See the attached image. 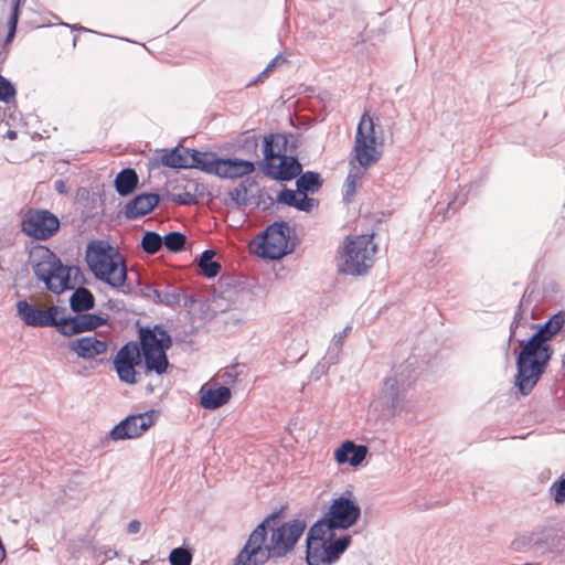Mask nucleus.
<instances>
[{
    "label": "nucleus",
    "instance_id": "obj_47",
    "mask_svg": "<svg viewBox=\"0 0 565 565\" xmlns=\"http://www.w3.org/2000/svg\"><path fill=\"white\" fill-rule=\"evenodd\" d=\"M218 377L222 380L225 386L235 383L237 377L236 367L232 366L225 369L223 372L218 374Z\"/></svg>",
    "mask_w": 565,
    "mask_h": 565
},
{
    "label": "nucleus",
    "instance_id": "obj_51",
    "mask_svg": "<svg viewBox=\"0 0 565 565\" xmlns=\"http://www.w3.org/2000/svg\"><path fill=\"white\" fill-rule=\"evenodd\" d=\"M55 189L60 192V193H63L64 192V182L62 180H57L55 182Z\"/></svg>",
    "mask_w": 565,
    "mask_h": 565
},
{
    "label": "nucleus",
    "instance_id": "obj_32",
    "mask_svg": "<svg viewBox=\"0 0 565 565\" xmlns=\"http://www.w3.org/2000/svg\"><path fill=\"white\" fill-rule=\"evenodd\" d=\"M163 245V237L156 232H146L141 239L142 249L150 255L157 254Z\"/></svg>",
    "mask_w": 565,
    "mask_h": 565
},
{
    "label": "nucleus",
    "instance_id": "obj_10",
    "mask_svg": "<svg viewBox=\"0 0 565 565\" xmlns=\"http://www.w3.org/2000/svg\"><path fill=\"white\" fill-rule=\"evenodd\" d=\"M348 495H341L334 499L324 516L316 522V530L321 527L337 531L351 527L360 518L361 509L359 504L351 499V492Z\"/></svg>",
    "mask_w": 565,
    "mask_h": 565
},
{
    "label": "nucleus",
    "instance_id": "obj_4",
    "mask_svg": "<svg viewBox=\"0 0 565 565\" xmlns=\"http://www.w3.org/2000/svg\"><path fill=\"white\" fill-rule=\"evenodd\" d=\"M521 348L516 358V374L514 384L520 393L529 395L542 374L545 372L552 358L551 345H542L532 339L520 340Z\"/></svg>",
    "mask_w": 565,
    "mask_h": 565
},
{
    "label": "nucleus",
    "instance_id": "obj_11",
    "mask_svg": "<svg viewBox=\"0 0 565 565\" xmlns=\"http://www.w3.org/2000/svg\"><path fill=\"white\" fill-rule=\"evenodd\" d=\"M21 227L28 236L45 241L58 231L60 221L47 210H29L22 216Z\"/></svg>",
    "mask_w": 565,
    "mask_h": 565
},
{
    "label": "nucleus",
    "instance_id": "obj_39",
    "mask_svg": "<svg viewBox=\"0 0 565 565\" xmlns=\"http://www.w3.org/2000/svg\"><path fill=\"white\" fill-rule=\"evenodd\" d=\"M550 493L555 503L561 504L565 502V477H561L552 483Z\"/></svg>",
    "mask_w": 565,
    "mask_h": 565
},
{
    "label": "nucleus",
    "instance_id": "obj_23",
    "mask_svg": "<svg viewBox=\"0 0 565 565\" xmlns=\"http://www.w3.org/2000/svg\"><path fill=\"white\" fill-rule=\"evenodd\" d=\"M231 390L225 386H218L216 388H201V405L205 409H216L225 405L231 398Z\"/></svg>",
    "mask_w": 565,
    "mask_h": 565
},
{
    "label": "nucleus",
    "instance_id": "obj_13",
    "mask_svg": "<svg viewBox=\"0 0 565 565\" xmlns=\"http://www.w3.org/2000/svg\"><path fill=\"white\" fill-rule=\"evenodd\" d=\"M17 312L19 318L29 327H55L58 331L61 315L65 312V309L57 306L40 309L26 300H19Z\"/></svg>",
    "mask_w": 565,
    "mask_h": 565
},
{
    "label": "nucleus",
    "instance_id": "obj_29",
    "mask_svg": "<svg viewBox=\"0 0 565 565\" xmlns=\"http://www.w3.org/2000/svg\"><path fill=\"white\" fill-rule=\"evenodd\" d=\"M297 192L303 193H316L322 185L320 174L313 171H307L300 173L296 181Z\"/></svg>",
    "mask_w": 565,
    "mask_h": 565
},
{
    "label": "nucleus",
    "instance_id": "obj_52",
    "mask_svg": "<svg viewBox=\"0 0 565 565\" xmlns=\"http://www.w3.org/2000/svg\"><path fill=\"white\" fill-rule=\"evenodd\" d=\"M275 66H276V65H275V62H270V63L266 66V68L262 72V74H260V75H265V74H267V73L271 72V71H273V68H274Z\"/></svg>",
    "mask_w": 565,
    "mask_h": 565
},
{
    "label": "nucleus",
    "instance_id": "obj_17",
    "mask_svg": "<svg viewBox=\"0 0 565 565\" xmlns=\"http://www.w3.org/2000/svg\"><path fill=\"white\" fill-rule=\"evenodd\" d=\"M68 349L81 359L93 360L98 355L105 354L107 352L108 344L106 341L89 335L70 341Z\"/></svg>",
    "mask_w": 565,
    "mask_h": 565
},
{
    "label": "nucleus",
    "instance_id": "obj_38",
    "mask_svg": "<svg viewBox=\"0 0 565 565\" xmlns=\"http://www.w3.org/2000/svg\"><path fill=\"white\" fill-rule=\"evenodd\" d=\"M24 2H25V0H13L12 12H11V15L9 19V32L7 35V42H10L15 34L17 24H18V20H19V7L21 6V3H24Z\"/></svg>",
    "mask_w": 565,
    "mask_h": 565
},
{
    "label": "nucleus",
    "instance_id": "obj_53",
    "mask_svg": "<svg viewBox=\"0 0 565 565\" xmlns=\"http://www.w3.org/2000/svg\"><path fill=\"white\" fill-rule=\"evenodd\" d=\"M271 62H275V65H277L280 62H286V58L282 57L281 55H277Z\"/></svg>",
    "mask_w": 565,
    "mask_h": 565
},
{
    "label": "nucleus",
    "instance_id": "obj_20",
    "mask_svg": "<svg viewBox=\"0 0 565 565\" xmlns=\"http://www.w3.org/2000/svg\"><path fill=\"white\" fill-rule=\"evenodd\" d=\"M302 171V167L297 158L282 156L278 164H267L266 173L276 180L289 181L297 178Z\"/></svg>",
    "mask_w": 565,
    "mask_h": 565
},
{
    "label": "nucleus",
    "instance_id": "obj_30",
    "mask_svg": "<svg viewBox=\"0 0 565 565\" xmlns=\"http://www.w3.org/2000/svg\"><path fill=\"white\" fill-rule=\"evenodd\" d=\"M544 530L533 531L529 534L520 536L512 541L511 547L515 552H522L532 546H540L542 543H546L547 540H543Z\"/></svg>",
    "mask_w": 565,
    "mask_h": 565
},
{
    "label": "nucleus",
    "instance_id": "obj_27",
    "mask_svg": "<svg viewBox=\"0 0 565 565\" xmlns=\"http://www.w3.org/2000/svg\"><path fill=\"white\" fill-rule=\"evenodd\" d=\"M70 306L74 312H86L94 308L95 298L90 290L85 287H78L70 298Z\"/></svg>",
    "mask_w": 565,
    "mask_h": 565
},
{
    "label": "nucleus",
    "instance_id": "obj_8",
    "mask_svg": "<svg viewBox=\"0 0 565 565\" xmlns=\"http://www.w3.org/2000/svg\"><path fill=\"white\" fill-rule=\"evenodd\" d=\"M382 146L383 140L375 134L373 119L367 114H363L358 124L350 162L369 169L381 159Z\"/></svg>",
    "mask_w": 565,
    "mask_h": 565
},
{
    "label": "nucleus",
    "instance_id": "obj_41",
    "mask_svg": "<svg viewBox=\"0 0 565 565\" xmlns=\"http://www.w3.org/2000/svg\"><path fill=\"white\" fill-rule=\"evenodd\" d=\"M341 352H342V347L340 344H337L331 341V343L328 348V351L322 360L323 365L330 366L332 364L338 363Z\"/></svg>",
    "mask_w": 565,
    "mask_h": 565
},
{
    "label": "nucleus",
    "instance_id": "obj_49",
    "mask_svg": "<svg viewBox=\"0 0 565 565\" xmlns=\"http://www.w3.org/2000/svg\"><path fill=\"white\" fill-rule=\"evenodd\" d=\"M351 330H352V327L350 324H348L341 332L337 333L333 337L332 342L340 344L342 347L344 339L348 337V334L350 333Z\"/></svg>",
    "mask_w": 565,
    "mask_h": 565
},
{
    "label": "nucleus",
    "instance_id": "obj_26",
    "mask_svg": "<svg viewBox=\"0 0 565 565\" xmlns=\"http://www.w3.org/2000/svg\"><path fill=\"white\" fill-rule=\"evenodd\" d=\"M190 154L191 149L178 146L172 150L164 151L161 163L168 168L186 169L190 167Z\"/></svg>",
    "mask_w": 565,
    "mask_h": 565
},
{
    "label": "nucleus",
    "instance_id": "obj_48",
    "mask_svg": "<svg viewBox=\"0 0 565 565\" xmlns=\"http://www.w3.org/2000/svg\"><path fill=\"white\" fill-rule=\"evenodd\" d=\"M172 201L181 205H190L195 203V198L193 194L189 192H183L180 194H174Z\"/></svg>",
    "mask_w": 565,
    "mask_h": 565
},
{
    "label": "nucleus",
    "instance_id": "obj_21",
    "mask_svg": "<svg viewBox=\"0 0 565 565\" xmlns=\"http://www.w3.org/2000/svg\"><path fill=\"white\" fill-rule=\"evenodd\" d=\"M367 455V447L355 445L351 440H345L334 452V459L339 463H350L353 467L359 466Z\"/></svg>",
    "mask_w": 565,
    "mask_h": 565
},
{
    "label": "nucleus",
    "instance_id": "obj_57",
    "mask_svg": "<svg viewBox=\"0 0 565 565\" xmlns=\"http://www.w3.org/2000/svg\"><path fill=\"white\" fill-rule=\"evenodd\" d=\"M563 210H564L563 212L565 213V201H564V204H563Z\"/></svg>",
    "mask_w": 565,
    "mask_h": 565
},
{
    "label": "nucleus",
    "instance_id": "obj_31",
    "mask_svg": "<svg viewBox=\"0 0 565 565\" xmlns=\"http://www.w3.org/2000/svg\"><path fill=\"white\" fill-rule=\"evenodd\" d=\"M215 252L213 249H205L199 259V266L207 278L216 277L221 270V264L213 260Z\"/></svg>",
    "mask_w": 565,
    "mask_h": 565
},
{
    "label": "nucleus",
    "instance_id": "obj_36",
    "mask_svg": "<svg viewBox=\"0 0 565 565\" xmlns=\"http://www.w3.org/2000/svg\"><path fill=\"white\" fill-rule=\"evenodd\" d=\"M17 90L14 85L0 74V102L10 104L15 102Z\"/></svg>",
    "mask_w": 565,
    "mask_h": 565
},
{
    "label": "nucleus",
    "instance_id": "obj_24",
    "mask_svg": "<svg viewBox=\"0 0 565 565\" xmlns=\"http://www.w3.org/2000/svg\"><path fill=\"white\" fill-rule=\"evenodd\" d=\"M220 158L213 152H202L191 149L190 167L209 174H216Z\"/></svg>",
    "mask_w": 565,
    "mask_h": 565
},
{
    "label": "nucleus",
    "instance_id": "obj_25",
    "mask_svg": "<svg viewBox=\"0 0 565 565\" xmlns=\"http://www.w3.org/2000/svg\"><path fill=\"white\" fill-rule=\"evenodd\" d=\"M350 171L343 185V200L349 203L352 201L356 192V188L361 185L367 168L350 162Z\"/></svg>",
    "mask_w": 565,
    "mask_h": 565
},
{
    "label": "nucleus",
    "instance_id": "obj_43",
    "mask_svg": "<svg viewBox=\"0 0 565 565\" xmlns=\"http://www.w3.org/2000/svg\"><path fill=\"white\" fill-rule=\"evenodd\" d=\"M565 323V311H558L553 315L544 324L556 334Z\"/></svg>",
    "mask_w": 565,
    "mask_h": 565
},
{
    "label": "nucleus",
    "instance_id": "obj_2",
    "mask_svg": "<svg viewBox=\"0 0 565 565\" xmlns=\"http://www.w3.org/2000/svg\"><path fill=\"white\" fill-rule=\"evenodd\" d=\"M276 524L274 515L258 524L233 565H264L270 558H281L294 548L306 529L301 520Z\"/></svg>",
    "mask_w": 565,
    "mask_h": 565
},
{
    "label": "nucleus",
    "instance_id": "obj_35",
    "mask_svg": "<svg viewBox=\"0 0 565 565\" xmlns=\"http://www.w3.org/2000/svg\"><path fill=\"white\" fill-rule=\"evenodd\" d=\"M248 189L245 181L241 182L228 193L231 201L237 206L242 207L248 203Z\"/></svg>",
    "mask_w": 565,
    "mask_h": 565
},
{
    "label": "nucleus",
    "instance_id": "obj_3",
    "mask_svg": "<svg viewBox=\"0 0 565 565\" xmlns=\"http://www.w3.org/2000/svg\"><path fill=\"white\" fill-rule=\"evenodd\" d=\"M29 263L38 280L56 295L75 289L81 281L82 273L76 266L64 265L46 246L36 245L31 248Z\"/></svg>",
    "mask_w": 565,
    "mask_h": 565
},
{
    "label": "nucleus",
    "instance_id": "obj_18",
    "mask_svg": "<svg viewBox=\"0 0 565 565\" xmlns=\"http://www.w3.org/2000/svg\"><path fill=\"white\" fill-rule=\"evenodd\" d=\"M255 171L253 161L239 158H220L216 174L223 179H237Z\"/></svg>",
    "mask_w": 565,
    "mask_h": 565
},
{
    "label": "nucleus",
    "instance_id": "obj_37",
    "mask_svg": "<svg viewBox=\"0 0 565 565\" xmlns=\"http://www.w3.org/2000/svg\"><path fill=\"white\" fill-rule=\"evenodd\" d=\"M169 562L171 565H191L192 554L188 548L177 547L170 552Z\"/></svg>",
    "mask_w": 565,
    "mask_h": 565
},
{
    "label": "nucleus",
    "instance_id": "obj_40",
    "mask_svg": "<svg viewBox=\"0 0 565 565\" xmlns=\"http://www.w3.org/2000/svg\"><path fill=\"white\" fill-rule=\"evenodd\" d=\"M317 206H318V200H316L313 198H309L307 195V193H303V194L299 193L297 196L296 203L294 205V207H296L297 210L307 212V213L311 212Z\"/></svg>",
    "mask_w": 565,
    "mask_h": 565
},
{
    "label": "nucleus",
    "instance_id": "obj_34",
    "mask_svg": "<svg viewBox=\"0 0 565 565\" xmlns=\"http://www.w3.org/2000/svg\"><path fill=\"white\" fill-rule=\"evenodd\" d=\"M186 237L180 232H170L163 237V245L168 250L178 253L184 248Z\"/></svg>",
    "mask_w": 565,
    "mask_h": 565
},
{
    "label": "nucleus",
    "instance_id": "obj_1",
    "mask_svg": "<svg viewBox=\"0 0 565 565\" xmlns=\"http://www.w3.org/2000/svg\"><path fill=\"white\" fill-rule=\"evenodd\" d=\"M172 347V338L162 324L139 329V343L130 341L122 345L114 359L119 380L126 384L138 383L136 366L145 361L146 373H166L169 361L167 351Z\"/></svg>",
    "mask_w": 565,
    "mask_h": 565
},
{
    "label": "nucleus",
    "instance_id": "obj_54",
    "mask_svg": "<svg viewBox=\"0 0 565 565\" xmlns=\"http://www.w3.org/2000/svg\"><path fill=\"white\" fill-rule=\"evenodd\" d=\"M7 137L11 140L15 139L17 138V132L14 130H9L7 132Z\"/></svg>",
    "mask_w": 565,
    "mask_h": 565
},
{
    "label": "nucleus",
    "instance_id": "obj_9",
    "mask_svg": "<svg viewBox=\"0 0 565 565\" xmlns=\"http://www.w3.org/2000/svg\"><path fill=\"white\" fill-rule=\"evenodd\" d=\"M412 366L413 362L407 360L404 364L394 367L392 375L384 382L380 398L382 405L391 412L401 408L405 402L407 390L415 380Z\"/></svg>",
    "mask_w": 565,
    "mask_h": 565
},
{
    "label": "nucleus",
    "instance_id": "obj_28",
    "mask_svg": "<svg viewBox=\"0 0 565 565\" xmlns=\"http://www.w3.org/2000/svg\"><path fill=\"white\" fill-rule=\"evenodd\" d=\"M138 185L137 172L131 168L122 169L115 179V188L119 195L126 196Z\"/></svg>",
    "mask_w": 565,
    "mask_h": 565
},
{
    "label": "nucleus",
    "instance_id": "obj_33",
    "mask_svg": "<svg viewBox=\"0 0 565 565\" xmlns=\"http://www.w3.org/2000/svg\"><path fill=\"white\" fill-rule=\"evenodd\" d=\"M153 296L157 302L174 307L180 303V294L172 287H168L164 290L153 289Z\"/></svg>",
    "mask_w": 565,
    "mask_h": 565
},
{
    "label": "nucleus",
    "instance_id": "obj_7",
    "mask_svg": "<svg viewBox=\"0 0 565 565\" xmlns=\"http://www.w3.org/2000/svg\"><path fill=\"white\" fill-rule=\"evenodd\" d=\"M376 250L373 235L347 237L339 264L340 271L353 276L366 274L374 264Z\"/></svg>",
    "mask_w": 565,
    "mask_h": 565
},
{
    "label": "nucleus",
    "instance_id": "obj_56",
    "mask_svg": "<svg viewBox=\"0 0 565 565\" xmlns=\"http://www.w3.org/2000/svg\"><path fill=\"white\" fill-rule=\"evenodd\" d=\"M562 364L565 365V353L562 356Z\"/></svg>",
    "mask_w": 565,
    "mask_h": 565
},
{
    "label": "nucleus",
    "instance_id": "obj_42",
    "mask_svg": "<svg viewBox=\"0 0 565 565\" xmlns=\"http://www.w3.org/2000/svg\"><path fill=\"white\" fill-rule=\"evenodd\" d=\"M93 556L96 561H99L103 564L107 559H113V558L117 557L118 553L116 550H114L111 547L100 546V547L93 548Z\"/></svg>",
    "mask_w": 565,
    "mask_h": 565
},
{
    "label": "nucleus",
    "instance_id": "obj_46",
    "mask_svg": "<svg viewBox=\"0 0 565 565\" xmlns=\"http://www.w3.org/2000/svg\"><path fill=\"white\" fill-rule=\"evenodd\" d=\"M523 323H526V318L524 317L522 305L520 303L518 310L514 313L513 321L510 327V340L515 337L516 329Z\"/></svg>",
    "mask_w": 565,
    "mask_h": 565
},
{
    "label": "nucleus",
    "instance_id": "obj_12",
    "mask_svg": "<svg viewBox=\"0 0 565 565\" xmlns=\"http://www.w3.org/2000/svg\"><path fill=\"white\" fill-rule=\"evenodd\" d=\"M290 227L286 222H276L269 225L260 244L262 255L269 259H279L291 252L289 246Z\"/></svg>",
    "mask_w": 565,
    "mask_h": 565
},
{
    "label": "nucleus",
    "instance_id": "obj_15",
    "mask_svg": "<svg viewBox=\"0 0 565 565\" xmlns=\"http://www.w3.org/2000/svg\"><path fill=\"white\" fill-rule=\"evenodd\" d=\"M107 316L96 313H82L77 316L61 315L58 333L65 337H72L87 331H93L98 327L106 324Z\"/></svg>",
    "mask_w": 565,
    "mask_h": 565
},
{
    "label": "nucleus",
    "instance_id": "obj_5",
    "mask_svg": "<svg viewBox=\"0 0 565 565\" xmlns=\"http://www.w3.org/2000/svg\"><path fill=\"white\" fill-rule=\"evenodd\" d=\"M316 529L315 523L307 534L306 561L308 565H331L349 547L351 536L349 534L337 536L334 531L324 527L315 531Z\"/></svg>",
    "mask_w": 565,
    "mask_h": 565
},
{
    "label": "nucleus",
    "instance_id": "obj_19",
    "mask_svg": "<svg viewBox=\"0 0 565 565\" xmlns=\"http://www.w3.org/2000/svg\"><path fill=\"white\" fill-rule=\"evenodd\" d=\"M160 198L157 193H141L130 200L125 206V216L137 220L149 214L158 204Z\"/></svg>",
    "mask_w": 565,
    "mask_h": 565
},
{
    "label": "nucleus",
    "instance_id": "obj_44",
    "mask_svg": "<svg viewBox=\"0 0 565 565\" xmlns=\"http://www.w3.org/2000/svg\"><path fill=\"white\" fill-rule=\"evenodd\" d=\"M555 334L552 333V331L545 324H543L537 328L536 332L530 339L534 340L535 342H537L542 345H550L548 341Z\"/></svg>",
    "mask_w": 565,
    "mask_h": 565
},
{
    "label": "nucleus",
    "instance_id": "obj_6",
    "mask_svg": "<svg viewBox=\"0 0 565 565\" xmlns=\"http://www.w3.org/2000/svg\"><path fill=\"white\" fill-rule=\"evenodd\" d=\"M86 260L94 276L113 288H120L127 279L122 256L111 246L89 244Z\"/></svg>",
    "mask_w": 565,
    "mask_h": 565
},
{
    "label": "nucleus",
    "instance_id": "obj_45",
    "mask_svg": "<svg viewBox=\"0 0 565 565\" xmlns=\"http://www.w3.org/2000/svg\"><path fill=\"white\" fill-rule=\"evenodd\" d=\"M298 192L297 190L294 191V190H290V189H282L278 195H277V202L278 203H282V204H286L288 206H292L295 205L296 203V200H297V196H298Z\"/></svg>",
    "mask_w": 565,
    "mask_h": 565
},
{
    "label": "nucleus",
    "instance_id": "obj_14",
    "mask_svg": "<svg viewBox=\"0 0 565 565\" xmlns=\"http://www.w3.org/2000/svg\"><path fill=\"white\" fill-rule=\"evenodd\" d=\"M153 411L129 415L119 422L109 433L113 440H125L140 437L154 423Z\"/></svg>",
    "mask_w": 565,
    "mask_h": 565
},
{
    "label": "nucleus",
    "instance_id": "obj_16",
    "mask_svg": "<svg viewBox=\"0 0 565 565\" xmlns=\"http://www.w3.org/2000/svg\"><path fill=\"white\" fill-rule=\"evenodd\" d=\"M247 291L235 285H221L220 290L213 296V306L222 312L231 309H239L245 303Z\"/></svg>",
    "mask_w": 565,
    "mask_h": 565
},
{
    "label": "nucleus",
    "instance_id": "obj_22",
    "mask_svg": "<svg viewBox=\"0 0 565 565\" xmlns=\"http://www.w3.org/2000/svg\"><path fill=\"white\" fill-rule=\"evenodd\" d=\"M288 139L282 134H270L264 138L263 152L266 166L274 163L275 159H280L287 152Z\"/></svg>",
    "mask_w": 565,
    "mask_h": 565
},
{
    "label": "nucleus",
    "instance_id": "obj_50",
    "mask_svg": "<svg viewBox=\"0 0 565 565\" xmlns=\"http://www.w3.org/2000/svg\"><path fill=\"white\" fill-rule=\"evenodd\" d=\"M141 530V523L138 520H132L128 523L127 531L129 534H136Z\"/></svg>",
    "mask_w": 565,
    "mask_h": 565
},
{
    "label": "nucleus",
    "instance_id": "obj_55",
    "mask_svg": "<svg viewBox=\"0 0 565 565\" xmlns=\"http://www.w3.org/2000/svg\"><path fill=\"white\" fill-rule=\"evenodd\" d=\"M139 565H149V561H142Z\"/></svg>",
    "mask_w": 565,
    "mask_h": 565
}]
</instances>
